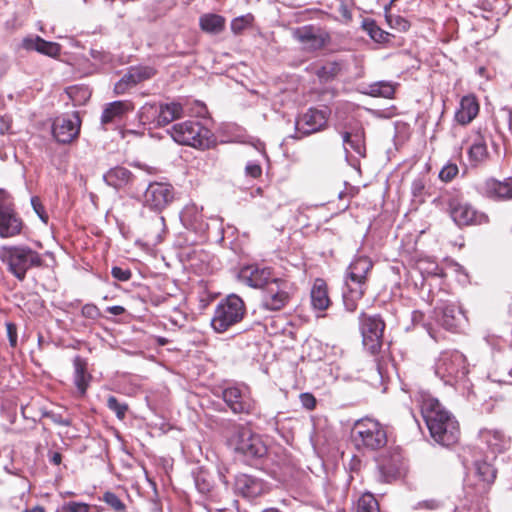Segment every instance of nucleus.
Listing matches in <instances>:
<instances>
[{"instance_id":"1","label":"nucleus","mask_w":512,"mask_h":512,"mask_svg":"<svg viewBox=\"0 0 512 512\" xmlns=\"http://www.w3.org/2000/svg\"><path fill=\"white\" fill-rule=\"evenodd\" d=\"M421 414L431 437L442 446L456 444L460 438L459 423L438 401L429 394L421 393L418 398Z\"/></svg>"},{"instance_id":"2","label":"nucleus","mask_w":512,"mask_h":512,"mask_svg":"<svg viewBox=\"0 0 512 512\" xmlns=\"http://www.w3.org/2000/svg\"><path fill=\"white\" fill-rule=\"evenodd\" d=\"M0 261L18 281H24L27 272L44 264L42 255L26 244L0 246Z\"/></svg>"},{"instance_id":"3","label":"nucleus","mask_w":512,"mask_h":512,"mask_svg":"<svg viewBox=\"0 0 512 512\" xmlns=\"http://www.w3.org/2000/svg\"><path fill=\"white\" fill-rule=\"evenodd\" d=\"M351 439L359 451L380 450L386 446L388 441L385 427L379 421L368 417L354 423Z\"/></svg>"},{"instance_id":"4","label":"nucleus","mask_w":512,"mask_h":512,"mask_svg":"<svg viewBox=\"0 0 512 512\" xmlns=\"http://www.w3.org/2000/svg\"><path fill=\"white\" fill-rule=\"evenodd\" d=\"M227 440L229 445L247 460L260 459L267 454V446L261 436L243 425L233 424Z\"/></svg>"},{"instance_id":"5","label":"nucleus","mask_w":512,"mask_h":512,"mask_svg":"<svg viewBox=\"0 0 512 512\" xmlns=\"http://www.w3.org/2000/svg\"><path fill=\"white\" fill-rule=\"evenodd\" d=\"M246 315L244 301L236 294H230L215 307L211 326L217 333H224L240 323Z\"/></svg>"},{"instance_id":"6","label":"nucleus","mask_w":512,"mask_h":512,"mask_svg":"<svg viewBox=\"0 0 512 512\" xmlns=\"http://www.w3.org/2000/svg\"><path fill=\"white\" fill-rule=\"evenodd\" d=\"M170 134L175 142L202 150L210 148L213 143V133L197 120L173 125Z\"/></svg>"},{"instance_id":"7","label":"nucleus","mask_w":512,"mask_h":512,"mask_svg":"<svg viewBox=\"0 0 512 512\" xmlns=\"http://www.w3.org/2000/svg\"><path fill=\"white\" fill-rule=\"evenodd\" d=\"M434 371L445 384L456 385L468 374L466 357L457 350L443 351L436 359Z\"/></svg>"},{"instance_id":"8","label":"nucleus","mask_w":512,"mask_h":512,"mask_svg":"<svg viewBox=\"0 0 512 512\" xmlns=\"http://www.w3.org/2000/svg\"><path fill=\"white\" fill-rule=\"evenodd\" d=\"M23 226V221L15 211L10 194L0 189V238L18 236Z\"/></svg>"},{"instance_id":"9","label":"nucleus","mask_w":512,"mask_h":512,"mask_svg":"<svg viewBox=\"0 0 512 512\" xmlns=\"http://www.w3.org/2000/svg\"><path fill=\"white\" fill-rule=\"evenodd\" d=\"M360 331L364 347L372 354L377 353L382 345L384 321L378 315L361 313L359 316Z\"/></svg>"},{"instance_id":"10","label":"nucleus","mask_w":512,"mask_h":512,"mask_svg":"<svg viewBox=\"0 0 512 512\" xmlns=\"http://www.w3.org/2000/svg\"><path fill=\"white\" fill-rule=\"evenodd\" d=\"M175 192L171 184L166 182H151L143 195V204L145 207L162 212L174 200Z\"/></svg>"},{"instance_id":"11","label":"nucleus","mask_w":512,"mask_h":512,"mask_svg":"<svg viewBox=\"0 0 512 512\" xmlns=\"http://www.w3.org/2000/svg\"><path fill=\"white\" fill-rule=\"evenodd\" d=\"M450 216L458 226L483 224L488 218L463 199L452 197L448 200Z\"/></svg>"},{"instance_id":"12","label":"nucleus","mask_w":512,"mask_h":512,"mask_svg":"<svg viewBox=\"0 0 512 512\" xmlns=\"http://www.w3.org/2000/svg\"><path fill=\"white\" fill-rule=\"evenodd\" d=\"M293 37L305 52H315L323 49L330 43V35L317 27L306 25L293 30Z\"/></svg>"},{"instance_id":"13","label":"nucleus","mask_w":512,"mask_h":512,"mask_svg":"<svg viewBox=\"0 0 512 512\" xmlns=\"http://www.w3.org/2000/svg\"><path fill=\"white\" fill-rule=\"evenodd\" d=\"M222 397L235 414H252L256 410V401L251 397L247 387H227L223 390Z\"/></svg>"},{"instance_id":"14","label":"nucleus","mask_w":512,"mask_h":512,"mask_svg":"<svg viewBox=\"0 0 512 512\" xmlns=\"http://www.w3.org/2000/svg\"><path fill=\"white\" fill-rule=\"evenodd\" d=\"M478 439L486 453L496 456L511 447V437L496 427H485L479 430Z\"/></svg>"},{"instance_id":"15","label":"nucleus","mask_w":512,"mask_h":512,"mask_svg":"<svg viewBox=\"0 0 512 512\" xmlns=\"http://www.w3.org/2000/svg\"><path fill=\"white\" fill-rule=\"evenodd\" d=\"M373 267L372 261L366 256H357L347 268L346 287L367 289L368 274Z\"/></svg>"},{"instance_id":"16","label":"nucleus","mask_w":512,"mask_h":512,"mask_svg":"<svg viewBox=\"0 0 512 512\" xmlns=\"http://www.w3.org/2000/svg\"><path fill=\"white\" fill-rule=\"evenodd\" d=\"M289 299L286 282L281 279H272L271 284L266 287L261 305L266 310L278 311L287 305Z\"/></svg>"},{"instance_id":"17","label":"nucleus","mask_w":512,"mask_h":512,"mask_svg":"<svg viewBox=\"0 0 512 512\" xmlns=\"http://www.w3.org/2000/svg\"><path fill=\"white\" fill-rule=\"evenodd\" d=\"M80 131V119L77 113L57 117L52 126L55 139L60 143H70Z\"/></svg>"},{"instance_id":"18","label":"nucleus","mask_w":512,"mask_h":512,"mask_svg":"<svg viewBox=\"0 0 512 512\" xmlns=\"http://www.w3.org/2000/svg\"><path fill=\"white\" fill-rule=\"evenodd\" d=\"M327 120V109L310 108L297 120L296 127L302 134L309 135L325 128Z\"/></svg>"},{"instance_id":"19","label":"nucleus","mask_w":512,"mask_h":512,"mask_svg":"<svg viewBox=\"0 0 512 512\" xmlns=\"http://www.w3.org/2000/svg\"><path fill=\"white\" fill-rule=\"evenodd\" d=\"M155 70L148 66H135L129 68L127 73L115 84L114 92L117 95L125 94L138 83L154 76Z\"/></svg>"},{"instance_id":"20","label":"nucleus","mask_w":512,"mask_h":512,"mask_svg":"<svg viewBox=\"0 0 512 512\" xmlns=\"http://www.w3.org/2000/svg\"><path fill=\"white\" fill-rule=\"evenodd\" d=\"M475 474L478 478V483L475 488V497L485 498L494 483L497 475V470L491 463L486 461L475 462Z\"/></svg>"},{"instance_id":"21","label":"nucleus","mask_w":512,"mask_h":512,"mask_svg":"<svg viewBox=\"0 0 512 512\" xmlns=\"http://www.w3.org/2000/svg\"><path fill=\"white\" fill-rule=\"evenodd\" d=\"M403 459L400 453L383 454L378 459L381 480L390 482L401 474Z\"/></svg>"},{"instance_id":"22","label":"nucleus","mask_w":512,"mask_h":512,"mask_svg":"<svg viewBox=\"0 0 512 512\" xmlns=\"http://www.w3.org/2000/svg\"><path fill=\"white\" fill-rule=\"evenodd\" d=\"M481 192L495 200H509L512 198V177L503 181L494 178L485 180L480 186Z\"/></svg>"},{"instance_id":"23","label":"nucleus","mask_w":512,"mask_h":512,"mask_svg":"<svg viewBox=\"0 0 512 512\" xmlns=\"http://www.w3.org/2000/svg\"><path fill=\"white\" fill-rule=\"evenodd\" d=\"M234 488L245 498H256L264 492V483L256 477L240 474L235 478Z\"/></svg>"},{"instance_id":"24","label":"nucleus","mask_w":512,"mask_h":512,"mask_svg":"<svg viewBox=\"0 0 512 512\" xmlns=\"http://www.w3.org/2000/svg\"><path fill=\"white\" fill-rule=\"evenodd\" d=\"M134 110V105L128 100H119L105 105L102 115L101 124L103 126L120 121L128 112Z\"/></svg>"},{"instance_id":"25","label":"nucleus","mask_w":512,"mask_h":512,"mask_svg":"<svg viewBox=\"0 0 512 512\" xmlns=\"http://www.w3.org/2000/svg\"><path fill=\"white\" fill-rule=\"evenodd\" d=\"M479 113V103L475 96L466 95L462 97L459 107L455 112V120L461 125H467Z\"/></svg>"},{"instance_id":"26","label":"nucleus","mask_w":512,"mask_h":512,"mask_svg":"<svg viewBox=\"0 0 512 512\" xmlns=\"http://www.w3.org/2000/svg\"><path fill=\"white\" fill-rule=\"evenodd\" d=\"M22 47L26 50H34L50 57L58 56L61 51V46L58 43L46 41L39 36L24 38Z\"/></svg>"},{"instance_id":"27","label":"nucleus","mask_w":512,"mask_h":512,"mask_svg":"<svg viewBox=\"0 0 512 512\" xmlns=\"http://www.w3.org/2000/svg\"><path fill=\"white\" fill-rule=\"evenodd\" d=\"M310 298L314 310L325 311L329 308L331 299L329 297L328 286L323 279H315L310 291Z\"/></svg>"},{"instance_id":"28","label":"nucleus","mask_w":512,"mask_h":512,"mask_svg":"<svg viewBox=\"0 0 512 512\" xmlns=\"http://www.w3.org/2000/svg\"><path fill=\"white\" fill-rule=\"evenodd\" d=\"M463 318L460 309L455 305H445L437 312L438 323L446 330H456Z\"/></svg>"},{"instance_id":"29","label":"nucleus","mask_w":512,"mask_h":512,"mask_svg":"<svg viewBox=\"0 0 512 512\" xmlns=\"http://www.w3.org/2000/svg\"><path fill=\"white\" fill-rule=\"evenodd\" d=\"M105 183L115 189L127 187L133 180V175L125 167L116 166L109 169L103 176Z\"/></svg>"},{"instance_id":"30","label":"nucleus","mask_w":512,"mask_h":512,"mask_svg":"<svg viewBox=\"0 0 512 512\" xmlns=\"http://www.w3.org/2000/svg\"><path fill=\"white\" fill-rule=\"evenodd\" d=\"M87 365V361L80 356H76L73 359L74 384L80 396H84L86 394L87 388L92 379V376L87 371Z\"/></svg>"},{"instance_id":"31","label":"nucleus","mask_w":512,"mask_h":512,"mask_svg":"<svg viewBox=\"0 0 512 512\" xmlns=\"http://www.w3.org/2000/svg\"><path fill=\"white\" fill-rule=\"evenodd\" d=\"M468 158L473 166L485 163L489 158L487 142L483 135L477 134L473 139L469 149Z\"/></svg>"},{"instance_id":"32","label":"nucleus","mask_w":512,"mask_h":512,"mask_svg":"<svg viewBox=\"0 0 512 512\" xmlns=\"http://www.w3.org/2000/svg\"><path fill=\"white\" fill-rule=\"evenodd\" d=\"M242 275L247 279L251 287H266L271 284V271L269 268L247 267L242 271Z\"/></svg>"},{"instance_id":"33","label":"nucleus","mask_w":512,"mask_h":512,"mask_svg":"<svg viewBox=\"0 0 512 512\" xmlns=\"http://www.w3.org/2000/svg\"><path fill=\"white\" fill-rule=\"evenodd\" d=\"M166 225L163 216H154L150 223L145 228V237L147 241L153 245L159 244L163 240V234L165 233Z\"/></svg>"},{"instance_id":"34","label":"nucleus","mask_w":512,"mask_h":512,"mask_svg":"<svg viewBox=\"0 0 512 512\" xmlns=\"http://www.w3.org/2000/svg\"><path fill=\"white\" fill-rule=\"evenodd\" d=\"M159 126H165L178 119L183 114V107L180 103L170 102L159 105Z\"/></svg>"},{"instance_id":"35","label":"nucleus","mask_w":512,"mask_h":512,"mask_svg":"<svg viewBox=\"0 0 512 512\" xmlns=\"http://www.w3.org/2000/svg\"><path fill=\"white\" fill-rule=\"evenodd\" d=\"M199 25L206 33L218 34L224 30L225 18L213 13L204 14L199 19Z\"/></svg>"},{"instance_id":"36","label":"nucleus","mask_w":512,"mask_h":512,"mask_svg":"<svg viewBox=\"0 0 512 512\" xmlns=\"http://www.w3.org/2000/svg\"><path fill=\"white\" fill-rule=\"evenodd\" d=\"M343 143L345 145H350V147L359 155L365 156V141H364V131L362 129L356 131L355 133L344 132L342 134Z\"/></svg>"},{"instance_id":"37","label":"nucleus","mask_w":512,"mask_h":512,"mask_svg":"<svg viewBox=\"0 0 512 512\" xmlns=\"http://www.w3.org/2000/svg\"><path fill=\"white\" fill-rule=\"evenodd\" d=\"M341 69L342 65L340 62L331 61L318 67L314 73L321 82H329L340 73Z\"/></svg>"},{"instance_id":"38","label":"nucleus","mask_w":512,"mask_h":512,"mask_svg":"<svg viewBox=\"0 0 512 512\" xmlns=\"http://www.w3.org/2000/svg\"><path fill=\"white\" fill-rule=\"evenodd\" d=\"M159 105L146 103L139 111V121L143 125H158L159 120Z\"/></svg>"},{"instance_id":"39","label":"nucleus","mask_w":512,"mask_h":512,"mask_svg":"<svg viewBox=\"0 0 512 512\" xmlns=\"http://www.w3.org/2000/svg\"><path fill=\"white\" fill-rule=\"evenodd\" d=\"M346 288L347 290L343 293V303L347 311L354 312L357 309L358 301L364 296L366 289L355 286Z\"/></svg>"},{"instance_id":"40","label":"nucleus","mask_w":512,"mask_h":512,"mask_svg":"<svg viewBox=\"0 0 512 512\" xmlns=\"http://www.w3.org/2000/svg\"><path fill=\"white\" fill-rule=\"evenodd\" d=\"M395 93V86L389 81H378L368 86L367 94L372 97L391 98Z\"/></svg>"},{"instance_id":"41","label":"nucleus","mask_w":512,"mask_h":512,"mask_svg":"<svg viewBox=\"0 0 512 512\" xmlns=\"http://www.w3.org/2000/svg\"><path fill=\"white\" fill-rule=\"evenodd\" d=\"M183 219L195 230H202L204 227L202 214L198 211V208L195 205L185 208L183 212Z\"/></svg>"},{"instance_id":"42","label":"nucleus","mask_w":512,"mask_h":512,"mask_svg":"<svg viewBox=\"0 0 512 512\" xmlns=\"http://www.w3.org/2000/svg\"><path fill=\"white\" fill-rule=\"evenodd\" d=\"M357 512H380L378 502L372 494L366 493L359 498Z\"/></svg>"},{"instance_id":"43","label":"nucleus","mask_w":512,"mask_h":512,"mask_svg":"<svg viewBox=\"0 0 512 512\" xmlns=\"http://www.w3.org/2000/svg\"><path fill=\"white\" fill-rule=\"evenodd\" d=\"M107 407L116 414L118 419L123 420L126 417L128 405L124 402H119L115 396L108 397Z\"/></svg>"},{"instance_id":"44","label":"nucleus","mask_w":512,"mask_h":512,"mask_svg":"<svg viewBox=\"0 0 512 512\" xmlns=\"http://www.w3.org/2000/svg\"><path fill=\"white\" fill-rule=\"evenodd\" d=\"M103 501L116 512H124L126 509L122 500L113 492H105L103 495Z\"/></svg>"},{"instance_id":"45","label":"nucleus","mask_w":512,"mask_h":512,"mask_svg":"<svg viewBox=\"0 0 512 512\" xmlns=\"http://www.w3.org/2000/svg\"><path fill=\"white\" fill-rule=\"evenodd\" d=\"M367 31L370 37L378 43L387 42L389 40L390 34L382 30L374 22L367 24Z\"/></svg>"},{"instance_id":"46","label":"nucleus","mask_w":512,"mask_h":512,"mask_svg":"<svg viewBox=\"0 0 512 512\" xmlns=\"http://www.w3.org/2000/svg\"><path fill=\"white\" fill-rule=\"evenodd\" d=\"M458 166L454 163H447L439 172V178L443 182L452 181L458 174Z\"/></svg>"},{"instance_id":"47","label":"nucleus","mask_w":512,"mask_h":512,"mask_svg":"<svg viewBox=\"0 0 512 512\" xmlns=\"http://www.w3.org/2000/svg\"><path fill=\"white\" fill-rule=\"evenodd\" d=\"M251 22L250 16H241L232 20L231 22V30L234 34H240L243 30H245Z\"/></svg>"},{"instance_id":"48","label":"nucleus","mask_w":512,"mask_h":512,"mask_svg":"<svg viewBox=\"0 0 512 512\" xmlns=\"http://www.w3.org/2000/svg\"><path fill=\"white\" fill-rule=\"evenodd\" d=\"M81 314L83 317L92 320H96L101 316L99 308L94 304H85L81 309Z\"/></svg>"},{"instance_id":"49","label":"nucleus","mask_w":512,"mask_h":512,"mask_svg":"<svg viewBox=\"0 0 512 512\" xmlns=\"http://www.w3.org/2000/svg\"><path fill=\"white\" fill-rule=\"evenodd\" d=\"M31 205L33 207V210L35 211V213L38 215V217L44 222V223H47L48 222V215L45 211V208L44 206L42 205L39 197L37 196H34L31 198Z\"/></svg>"},{"instance_id":"50","label":"nucleus","mask_w":512,"mask_h":512,"mask_svg":"<svg viewBox=\"0 0 512 512\" xmlns=\"http://www.w3.org/2000/svg\"><path fill=\"white\" fill-rule=\"evenodd\" d=\"M112 276L119 281H128L132 277L130 269L115 266L111 270Z\"/></svg>"},{"instance_id":"51","label":"nucleus","mask_w":512,"mask_h":512,"mask_svg":"<svg viewBox=\"0 0 512 512\" xmlns=\"http://www.w3.org/2000/svg\"><path fill=\"white\" fill-rule=\"evenodd\" d=\"M63 510L65 512H89L90 506L82 502H69L64 505Z\"/></svg>"},{"instance_id":"52","label":"nucleus","mask_w":512,"mask_h":512,"mask_svg":"<svg viewBox=\"0 0 512 512\" xmlns=\"http://www.w3.org/2000/svg\"><path fill=\"white\" fill-rule=\"evenodd\" d=\"M390 26L397 28L400 31H406L410 27V23L403 17L397 16L393 20L392 18L388 19Z\"/></svg>"},{"instance_id":"53","label":"nucleus","mask_w":512,"mask_h":512,"mask_svg":"<svg viewBox=\"0 0 512 512\" xmlns=\"http://www.w3.org/2000/svg\"><path fill=\"white\" fill-rule=\"evenodd\" d=\"M440 506L441 503L438 500L428 499L418 502L415 506V509L436 510Z\"/></svg>"},{"instance_id":"54","label":"nucleus","mask_w":512,"mask_h":512,"mask_svg":"<svg viewBox=\"0 0 512 512\" xmlns=\"http://www.w3.org/2000/svg\"><path fill=\"white\" fill-rule=\"evenodd\" d=\"M246 174L252 178H258L262 174V168L258 163L249 162L245 167Z\"/></svg>"},{"instance_id":"55","label":"nucleus","mask_w":512,"mask_h":512,"mask_svg":"<svg viewBox=\"0 0 512 512\" xmlns=\"http://www.w3.org/2000/svg\"><path fill=\"white\" fill-rule=\"evenodd\" d=\"M300 401L303 407L307 408L308 410H312L316 406V399L310 393H302L300 395Z\"/></svg>"},{"instance_id":"56","label":"nucleus","mask_w":512,"mask_h":512,"mask_svg":"<svg viewBox=\"0 0 512 512\" xmlns=\"http://www.w3.org/2000/svg\"><path fill=\"white\" fill-rule=\"evenodd\" d=\"M7 335L9 338L10 345L15 347L17 345V327L15 324L8 322L6 323Z\"/></svg>"},{"instance_id":"57","label":"nucleus","mask_w":512,"mask_h":512,"mask_svg":"<svg viewBox=\"0 0 512 512\" xmlns=\"http://www.w3.org/2000/svg\"><path fill=\"white\" fill-rule=\"evenodd\" d=\"M106 311L112 315H122L125 313L126 310L123 306L115 305L107 307Z\"/></svg>"},{"instance_id":"58","label":"nucleus","mask_w":512,"mask_h":512,"mask_svg":"<svg viewBox=\"0 0 512 512\" xmlns=\"http://www.w3.org/2000/svg\"><path fill=\"white\" fill-rule=\"evenodd\" d=\"M74 91L81 93L83 99H86V98L90 97V92L86 88H71V90L69 92L70 97H73V92Z\"/></svg>"},{"instance_id":"59","label":"nucleus","mask_w":512,"mask_h":512,"mask_svg":"<svg viewBox=\"0 0 512 512\" xmlns=\"http://www.w3.org/2000/svg\"><path fill=\"white\" fill-rule=\"evenodd\" d=\"M62 461V455L58 452H55L52 457H51V462L54 464V465H59Z\"/></svg>"},{"instance_id":"60","label":"nucleus","mask_w":512,"mask_h":512,"mask_svg":"<svg viewBox=\"0 0 512 512\" xmlns=\"http://www.w3.org/2000/svg\"><path fill=\"white\" fill-rule=\"evenodd\" d=\"M22 512H46L43 506L37 505L31 509H25Z\"/></svg>"},{"instance_id":"61","label":"nucleus","mask_w":512,"mask_h":512,"mask_svg":"<svg viewBox=\"0 0 512 512\" xmlns=\"http://www.w3.org/2000/svg\"><path fill=\"white\" fill-rule=\"evenodd\" d=\"M127 134H134V135H139V133L135 130H125V131H122V137L124 138Z\"/></svg>"},{"instance_id":"62","label":"nucleus","mask_w":512,"mask_h":512,"mask_svg":"<svg viewBox=\"0 0 512 512\" xmlns=\"http://www.w3.org/2000/svg\"><path fill=\"white\" fill-rule=\"evenodd\" d=\"M55 422L63 425V426H69L70 425V422L68 420H63V419H59V420H54Z\"/></svg>"},{"instance_id":"63","label":"nucleus","mask_w":512,"mask_h":512,"mask_svg":"<svg viewBox=\"0 0 512 512\" xmlns=\"http://www.w3.org/2000/svg\"><path fill=\"white\" fill-rule=\"evenodd\" d=\"M145 170L148 174H155L156 173V169L153 168V167H147L145 166Z\"/></svg>"},{"instance_id":"64","label":"nucleus","mask_w":512,"mask_h":512,"mask_svg":"<svg viewBox=\"0 0 512 512\" xmlns=\"http://www.w3.org/2000/svg\"><path fill=\"white\" fill-rule=\"evenodd\" d=\"M262 512H281V511L277 508H267V509H264Z\"/></svg>"}]
</instances>
